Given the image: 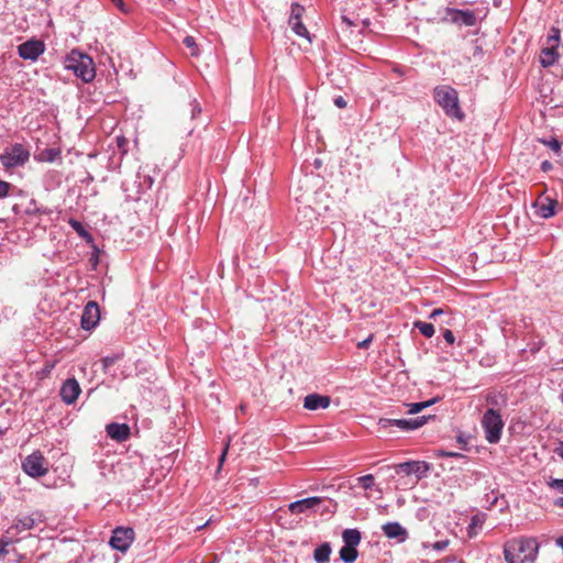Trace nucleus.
Instances as JSON below:
<instances>
[{"label": "nucleus", "mask_w": 563, "mask_h": 563, "mask_svg": "<svg viewBox=\"0 0 563 563\" xmlns=\"http://www.w3.org/2000/svg\"><path fill=\"white\" fill-rule=\"evenodd\" d=\"M538 555V543L533 539H512L504 545L507 563H532Z\"/></svg>", "instance_id": "1"}, {"label": "nucleus", "mask_w": 563, "mask_h": 563, "mask_svg": "<svg viewBox=\"0 0 563 563\" xmlns=\"http://www.w3.org/2000/svg\"><path fill=\"white\" fill-rule=\"evenodd\" d=\"M434 100L450 118L463 120L464 113L459 103L457 91L451 86H438L434 88Z\"/></svg>", "instance_id": "2"}, {"label": "nucleus", "mask_w": 563, "mask_h": 563, "mask_svg": "<svg viewBox=\"0 0 563 563\" xmlns=\"http://www.w3.org/2000/svg\"><path fill=\"white\" fill-rule=\"evenodd\" d=\"M65 67L85 82H90L96 76L92 59L88 55L75 51L67 57Z\"/></svg>", "instance_id": "3"}, {"label": "nucleus", "mask_w": 563, "mask_h": 563, "mask_svg": "<svg viewBox=\"0 0 563 563\" xmlns=\"http://www.w3.org/2000/svg\"><path fill=\"white\" fill-rule=\"evenodd\" d=\"M559 45L560 30L556 27H552L551 33L548 35L544 46L540 52L539 62L542 67H550L558 62L560 57Z\"/></svg>", "instance_id": "4"}, {"label": "nucleus", "mask_w": 563, "mask_h": 563, "mask_svg": "<svg viewBox=\"0 0 563 563\" xmlns=\"http://www.w3.org/2000/svg\"><path fill=\"white\" fill-rule=\"evenodd\" d=\"M482 426L485 431V439L489 443H497L500 440L504 421L497 410L489 408L483 416Z\"/></svg>", "instance_id": "5"}, {"label": "nucleus", "mask_w": 563, "mask_h": 563, "mask_svg": "<svg viewBox=\"0 0 563 563\" xmlns=\"http://www.w3.org/2000/svg\"><path fill=\"white\" fill-rule=\"evenodd\" d=\"M29 158V150L20 143L5 147L3 153L0 155V162L5 168L23 166Z\"/></svg>", "instance_id": "6"}, {"label": "nucleus", "mask_w": 563, "mask_h": 563, "mask_svg": "<svg viewBox=\"0 0 563 563\" xmlns=\"http://www.w3.org/2000/svg\"><path fill=\"white\" fill-rule=\"evenodd\" d=\"M43 521L44 515L41 511H34L31 515L15 518L12 526L7 530V536L12 540L18 534L33 529Z\"/></svg>", "instance_id": "7"}, {"label": "nucleus", "mask_w": 563, "mask_h": 563, "mask_svg": "<svg viewBox=\"0 0 563 563\" xmlns=\"http://www.w3.org/2000/svg\"><path fill=\"white\" fill-rule=\"evenodd\" d=\"M430 417L422 416L411 419H387L380 418L377 422L379 429H388L389 427H397L400 431L408 432L422 427Z\"/></svg>", "instance_id": "8"}, {"label": "nucleus", "mask_w": 563, "mask_h": 563, "mask_svg": "<svg viewBox=\"0 0 563 563\" xmlns=\"http://www.w3.org/2000/svg\"><path fill=\"white\" fill-rule=\"evenodd\" d=\"M46 460L40 452H34L25 457L22 463L23 471L31 477H41L47 473Z\"/></svg>", "instance_id": "9"}, {"label": "nucleus", "mask_w": 563, "mask_h": 563, "mask_svg": "<svg viewBox=\"0 0 563 563\" xmlns=\"http://www.w3.org/2000/svg\"><path fill=\"white\" fill-rule=\"evenodd\" d=\"M134 540V530L132 528L118 527L113 530L110 539V545L121 552H125Z\"/></svg>", "instance_id": "10"}, {"label": "nucleus", "mask_w": 563, "mask_h": 563, "mask_svg": "<svg viewBox=\"0 0 563 563\" xmlns=\"http://www.w3.org/2000/svg\"><path fill=\"white\" fill-rule=\"evenodd\" d=\"M45 51V45L40 40H29L18 46V54L25 60L35 62Z\"/></svg>", "instance_id": "11"}, {"label": "nucleus", "mask_w": 563, "mask_h": 563, "mask_svg": "<svg viewBox=\"0 0 563 563\" xmlns=\"http://www.w3.org/2000/svg\"><path fill=\"white\" fill-rule=\"evenodd\" d=\"M394 467L397 474L416 475L418 479L427 476L430 470L429 464L424 461H408L396 464Z\"/></svg>", "instance_id": "12"}, {"label": "nucleus", "mask_w": 563, "mask_h": 563, "mask_svg": "<svg viewBox=\"0 0 563 563\" xmlns=\"http://www.w3.org/2000/svg\"><path fill=\"white\" fill-rule=\"evenodd\" d=\"M80 393V385L75 377L67 378L59 390L60 398L66 405L75 404Z\"/></svg>", "instance_id": "13"}, {"label": "nucleus", "mask_w": 563, "mask_h": 563, "mask_svg": "<svg viewBox=\"0 0 563 563\" xmlns=\"http://www.w3.org/2000/svg\"><path fill=\"white\" fill-rule=\"evenodd\" d=\"M100 320V309L96 301H89L81 314V328L85 330L93 329Z\"/></svg>", "instance_id": "14"}, {"label": "nucleus", "mask_w": 563, "mask_h": 563, "mask_svg": "<svg viewBox=\"0 0 563 563\" xmlns=\"http://www.w3.org/2000/svg\"><path fill=\"white\" fill-rule=\"evenodd\" d=\"M446 16L450 21L455 24H463L466 26H473L476 23L475 13L471 10H459L453 8H446Z\"/></svg>", "instance_id": "15"}, {"label": "nucleus", "mask_w": 563, "mask_h": 563, "mask_svg": "<svg viewBox=\"0 0 563 563\" xmlns=\"http://www.w3.org/2000/svg\"><path fill=\"white\" fill-rule=\"evenodd\" d=\"M322 503L321 497H308L300 500L292 501L288 505V510L292 515H299L313 510L317 506Z\"/></svg>", "instance_id": "16"}, {"label": "nucleus", "mask_w": 563, "mask_h": 563, "mask_svg": "<svg viewBox=\"0 0 563 563\" xmlns=\"http://www.w3.org/2000/svg\"><path fill=\"white\" fill-rule=\"evenodd\" d=\"M331 404V398L320 394H309L303 399V408L309 411L327 409Z\"/></svg>", "instance_id": "17"}, {"label": "nucleus", "mask_w": 563, "mask_h": 563, "mask_svg": "<svg viewBox=\"0 0 563 563\" xmlns=\"http://www.w3.org/2000/svg\"><path fill=\"white\" fill-rule=\"evenodd\" d=\"M384 534L397 542H404L408 538L407 530L399 522H387L382 527Z\"/></svg>", "instance_id": "18"}, {"label": "nucleus", "mask_w": 563, "mask_h": 563, "mask_svg": "<svg viewBox=\"0 0 563 563\" xmlns=\"http://www.w3.org/2000/svg\"><path fill=\"white\" fill-rule=\"evenodd\" d=\"M107 434L119 442L125 441L130 437V427L125 423H110L107 426Z\"/></svg>", "instance_id": "19"}, {"label": "nucleus", "mask_w": 563, "mask_h": 563, "mask_svg": "<svg viewBox=\"0 0 563 563\" xmlns=\"http://www.w3.org/2000/svg\"><path fill=\"white\" fill-rule=\"evenodd\" d=\"M556 201L550 198H544L536 203L537 213L543 218L549 219L555 214Z\"/></svg>", "instance_id": "20"}, {"label": "nucleus", "mask_w": 563, "mask_h": 563, "mask_svg": "<svg viewBox=\"0 0 563 563\" xmlns=\"http://www.w3.org/2000/svg\"><path fill=\"white\" fill-rule=\"evenodd\" d=\"M344 547L355 548L361 542V532L357 529H345L342 533Z\"/></svg>", "instance_id": "21"}, {"label": "nucleus", "mask_w": 563, "mask_h": 563, "mask_svg": "<svg viewBox=\"0 0 563 563\" xmlns=\"http://www.w3.org/2000/svg\"><path fill=\"white\" fill-rule=\"evenodd\" d=\"M60 150L57 147L45 148L35 155V159L38 162L53 163L60 158Z\"/></svg>", "instance_id": "22"}, {"label": "nucleus", "mask_w": 563, "mask_h": 563, "mask_svg": "<svg viewBox=\"0 0 563 563\" xmlns=\"http://www.w3.org/2000/svg\"><path fill=\"white\" fill-rule=\"evenodd\" d=\"M331 554V545L324 542L317 547L313 552V559L317 563H328Z\"/></svg>", "instance_id": "23"}, {"label": "nucleus", "mask_w": 563, "mask_h": 563, "mask_svg": "<svg viewBox=\"0 0 563 563\" xmlns=\"http://www.w3.org/2000/svg\"><path fill=\"white\" fill-rule=\"evenodd\" d=\"M358 556V551L355 548L342 547L340 550V559L344 563H354Z\"/></svg>", "instance_id": "24"}, {"label": "nucleus", "mask_w": 563, "mask_h": 563, "mask_svg": "<svg viewBox=\"0 0 563 563\" xmlns=\"http://www.w3.org/2000/svg\"><path fill=\"white\" fill-rule=\"evenodd\" d=\"M438 400H439V398L434 397L427 401L407 404L406 406L409 408L408 413H410V415L418 413V412L422 411L423 409L430 407L431 405L435 404Z\"/></svg>", "instance_id": "25"}, {"label": "nucleus", "mask_w": 563, "mask_h": 563, "mask_svg": "<svg viewBox=\"0 0 563 563\" xmlns=\"http://www.w3.org/2000/svg\"><path fill=\"white\" fill-rule=\"evenodd\" d=\"M288 23L295 34L307 38L308 42H311L310 34H309L308 30L306 29V26L303 25V23L301 22V20L288 21Z\"/></svg>", "instance_id": "26"}, {"label": "nucleus", "mask_w": 563, "mask_h": 563, "mask_svg": "<svg viewBox=\"0 0 563 563\" xmlns=\"http://www.w3.org/2000/svg\"><path fill=\"white\" fill-rule=\"evenodd\" d=\"M413 328L418 329L426 338H432L434 334V327L432 323L418 320L413 322Z\"/></svg>", "instance_id": "27"}, {"label": "nucleus", "mask_w": 563, "mask_h": 563, "mask_svg": "<svg viewBox=\"0 0 563 563\" xmlns=\"http://www.w3.org/2000/svg\"><path fill=\"white\" fill-rule=\"evenodd\" d=\"M358 484L365 490L372 489L375 485V478L372 474H367L357 478Z\"/></svg>", "instance_id": "28"}, {"label": "nucleus", "mask_w": 563, "mask_h": 563, "mask_svg": "<svg viewBox=\"0 0 563 563\" xmlns=\"http://www.w3.org/2000/svg\"><path fill=\"white\" fill-rule=\"evenodd\" d=\"M305 11V8L298 3H294L291 5V12H290V16H289V21H294V20H301V15Z\"/></svg>", "instance_id": "29"}, {"label": "nucleus", "mask_w": 563, "mask_h": 563, "mask_svg": "<svg viewBox=\"0 0 563 563\" xmlns=\"http://www.w3.org/2000/svg\"><path fill=\"white\" fill-rule=\"evenodd\" d=\"M184 44L186 47L190 48V54L192 56H197L199 54V49H198V46L196 44V41L192 36H186L184 38Z\"/></svg>", "instance_id": "30"}, {"label": "nucleus", "mask_w": 563, "mask_h": 563, "mask_svg": "<svg viewBox=\"0 0 563 563\" xmlns=\"http://www.w3.org/2000/svg\"><path fill=\"white\" fill-rule=\"evenodd\" d=\"M450 541L448 539L445 540H440V541H437L434 543H431V544H427V543H423V548H432L433 550L440 552V551H443L448 548Z\"/></svg>", "instance_id": "31"}, {"label": "nucleus", "mask_w": 563, "mask_h": 563, "mask_svg": "<svg viewBox=\"0 0 563 563\" xmlns=\"http://www.w3.org/2000/svg\"><path fill=\"white\" fill-rule=\"evenodd\" d=\"M11 543L12 540L8 536L0 540V559H4V556L8 554L7 547Z\"/></svg>", "instance_id": "32"}, {"label": "nucleus", "mask_w": 563, "mask_h": 563, "mask_svg": "<svg viewBox=\"0 0 563 563\" xmlns=\"http://www.w3.org/2000/svg\"><path fill=\"white\" fill-rule=\"evenodd\" d=\"M69 224L79 235H81V236H87L88 235V233L85 230L84 225L79 221L71 219L69 221Z\"/></svg>", "instance_id": "33"}, {"label": "nucleus", "mask_w": 563, "mask_h": 563, "mask_svg": "<svg viewBox=\"0 0 563 563\" xmlns=\"http://www.w3.org/2000/svg\"><path fill=\"white\" fill-rule=\"evenodd\" d=\"M545 145H548L552 151L559 153L561 150V143L556 139H551L550 141H543Z\"/></svg>", "instance_id": "34"}, {"label": "nucleus", "mask_w": 563, "mask_h": 563, "mask_svg": "<svg viewBox=\"0 0 563 563\" xmlns=\"http://www.w3.org/2000/svg\"><path fill=\"white\" fill-rule=\"evenodd\" d=\"M11 184L0 179V199L9 195Z\"/></svg>", "instance_id": "35"}, {"label": "nucleus", "mask_w": 563, "mask_h": 563, "mask_svg": "<svg viewBox=\"0 0 563 563\" xmlns=\"http://www.w3.org/2000/svg\"><path fill=\"white\" fill-rule=\"evenodd\" d=\"M549 485L551 488H554L558 492L563 493V479H552Z\"/></svg>", "instance_id": "36"}, {"label": "nucleus", "mask_w": 563, "mask_h": 563, "mask_svg": "<svg viewBox=\"0 0 563 563\" xmlns=\"http://www.w3.org/2000/svg\"><path fill=\"white\" fill-rule=\"evenodd\" d=\"M443 338L449 344H453L455 342V336L453 332L449 329L444 330Z\"/></svg>", "instance_id": "37"}, {"label": "nucleus", "mask_w": 563, "mask_h": 563, "mask_svg": "<svg viewBox=\"0 0 563 563\" xmlns=\"http://www.w3.org/2000/svg\"><path fill=\"white\" fill-rule=\"evenodd\" d=\"M373 341V334H371L368 338H366L365 340L361 341L357 343V347L358 349H367L371 344V342Z\"/></svg>", "instance_id": "38"}, {"label": "nucleus", "mask_w": 563, "mask_h": 563, "mask_svg": "<svg viewBox=\"0 0 563 563\" xmlns=\"http://www.w3.org/2000/svg\"><path fill=\"white\" fill-rule=\"evenodd\" d=\"M445 311L442 308H437L431 311L429 319H437L439 316L444 314Z\"/></svg>", "instance_id": "39"}, {"label": "nucleus", "mask_w": 563, "mask_h": 563, "mask_svg": "<svg viewBox=\"0 0 563 563\" xmlns=\"http://www.w3.org/2000/svg\"><path fill=\"white\" fill-rule=\"evenodd\" d=\"M191 106H192L191 117L196 118V115H198L201 112V108L197 102H194Z\"/></svg>", "instance_id": "40"}, {"label": "nucleus", "mask_w": 563, "mask_h": 563, "mask_svg": "<svg viewBox=\"0 0 563 563\" xmlns=\"http://www.w3.org/2000/svg\"><path fill=\"white\" fill-rule=\"evenodd\" d=\"M334 104L338 107V108H344L346 106V101L344 100L343 97H338L334 99Z\"/></svg>", "instance_id": "41"}, {"label": "nucleus", "mask_w": 563, "mask_h": 563, "mask_svg": "<svg viewBox=\"0 0 563 563\" xmlns=\"http://www.w3.org/2000/svg\"><path fill=\"white\" fill-rule=\"evenodd\" d=\"M541 169L543 172H549L550 169H552V164L549 161H544L541 163Z\"/></svg>", "instance_id": "42"}, {"label": "nucleus", "mask_w": 563, "mask_h": 563, "mask_svg": "<svg viewBox=\"0 0 563 563\" xmlns=\"http://www.w3.org/2000/svg\"><path fill=\"white\" fill-rule=\"evenodd\" d=\"M555 452L563 460V442L559 443V446L556 448Z\"/></svg>", "instance_id": "43"}, {"label": "nucleus", "mask_w": 563, "mask_h": 563, "mask_svg": "<svg viewBox=\"0 0 563 563\" xmlns=\"http://www.w3.org/2000/svg\"><path fill=\"white\" fill-rule=\"evenodd\" d=\"M440 563H462V561H460V560H457L455 558H448V559L443 560Z\"/></svg>", "instance_id": "44"}, {"label": "nucleus", "mask_w": 563, "mask_h": 563, "mask_svg": "<svg viewBox=\"0 0 563 563\" xmlns=\"http://www.w3.org/2000/svg\"><path fill=\"white\" fill-rule=\"evenodd\" d=\"M342 22L345 23L347 26L354 25V22L350 20L346 15L342 16Z\"/></svg>", "instance_id": "45"}, {"label": "nucleus", "mask_w": 563, "mask_h": 563, "mask_svg": "<svg viewBox=\"0 0 563 563\" xmlns=\"http://www.w3.org/2000/svg\"><path fill=\"white\" fill-rule=\"evenodd\" d=\"M227 451H228V445L225 446V449L222 451V453L220 455V459H219L220 466L224 462V459H225V455H227Z\"/></svg>", "instance_id": "46"}, {"label": "nucleus", "mask_w": 563, "mask_h": 563, "mask_svg": "<svg viewBox=\"0 0 563 563\" xmlns=\"http://www.w3.org/2000/svg\"><path fill=\"white\" fill-rule=\"evenodd\" d=\"M144 181L147 183L146 187L151 188L153 185V179L150 176H144Z\"/></svg>", "instance_id": "47"}, {"label": "nucleus", "mask_w": 563, "mask_h": 563, "mask_svg": "<svg viewBox=\"0 0 563 563\" xmlns=\"http://www.w3.org/2000/svg\"><path fill=\"white\" fill-rule=\"evenodd\" d=\"M487 402H489L492 405H497L496 396H488L487 397Z\"/></svg>", "instance_id": "48"}, {"label": "nucleus", "mask_w": 563, "mask_h": 563, "mask_svg": "<svg viewBox=\"0 0 563 563\" xmlns=\"http://www.w3.org/2000/svg\"><path fill=\"white\" fill-rule=\"evenodd\" d=\"M479 522V519L477 516L473 517L472 518V523L470 525V528H473L474 526H476L477 523Z\"/></svg>", "instance_id": "49"}, {"label": "nucleus", "mask_w": 563, "mask_h": 563, "mask_svg": "<svg viewBox=\"0 0 563 563\" xmlns=\"http://www.w3.org/2000/svg\"><path fill=\"white\" fill-rule=\"evenodd\" d=\"M115 5H118L119 8H122L123 7V1L122 0H111Z\"/></svg>", "instance_id": "50"}, {"label": "nucleus", "mask_w": 563, "mask_h": 563, "mask_svg": "<svg viewBox=\"0 0 563 563\" xmlns=\"http://www.w3.org/2000/svg\"><path fill=\"white\" fill-rule=\"evenodd\" d=\"M555 504L563 508V497L559 498Z\"/></svg>", "instance_id": "51"}, {"label": "nucleus", "mask_w": 563, "mask_h": 563, "mask_svg": "<svg viewBox=\"0 0 563 563\" xmlns=\"http://www.w3.org/2000/svg\"><path fill=\"white\" fill-rule=\"evenodd\" d=\"M123 142H125V140H124V139H120V137H118L119 146H121V145L123 144Z\"/></svg>", "instance_id": "52"}, {"label": "nucleus", "mask_w": 563, "mask_h": 563, "mask_svg": "<svg viewBox=\"0 0 563 563\" xmlns=\"http://www.w3.org/2000/svg\"><path fill=\"white\" fill-rule=\"evenodd\" d=\"M36 212H43V213H46V210H42L40 208L36 209Z\"/></svg>", "instance_id": "53"}, {"label": "nucleus", "mask_w": 563, "mask_h": 563, "mask_svg": "<svg viewBox=\"0 0 563 563\" xmlns=\"http://www.w3.org/2000/svg\"><path fill=\"white\" fill-rule=\"evenodd\" d=\"M560 543H561V545H562V548H563V539H561V540H560Z\"/></svg>", "instance_id": "54"}, {"label": "nucleus", "mask_w": 563, "mask_h": 563, "mask_svg": "<svg viewBox=\"0 0 563 563\" xmlns=\"http://www.w3.org/2000/svg\"><path fill=\"white\" fill-rule=\"evenodd\" d=\"M173 0H169V2H172Z\"/></svg>", "instance_id": "55"}]
</instances>
